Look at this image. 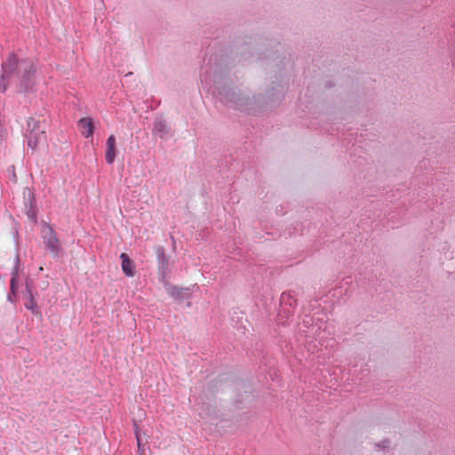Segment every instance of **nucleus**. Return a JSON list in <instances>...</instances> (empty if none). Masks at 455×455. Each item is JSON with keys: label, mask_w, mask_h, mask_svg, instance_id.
Returning <instances> with one entry per match:
<instances>
[{"label": "nucleus", "mask_w": 455, "mask_h": 455, "mask_svg": "<svg viewBox=\"0 0 455 455\" xmlns=\"http://www.w3.org/2000/svg\"><path fill=\"white\" fill-rule=\"evenodd\" d=\"M136 438H137L138 447L140 448V446H141V438L140 436V434H139L138 430H136Z\"/></svg>", "instance_id": "9b49d317"}, {"label": "nucleus", "mask_w": 455, "mask_h": 455, "mask_svg": "<svg viewBox=\"0 0 455 455\" xmlns=\"http://www.w3.org/2000/svg\"><path fill=\"white\" fill-rule=\"evenodd\" d=\"M107 147H116V138L114 135H110L107 140Z\"/></svg>", "instance_id": "1a4fd4ad"}, {"label": "nucleus", "mask_w": 455, "mask_h": 455, "mask_svg": "<svg viewBox=\"0 0 455 455\" xmlns=\"http://www.w3.org/2000/svg\"><path fill=\"white\" fill-rule=\"evenodd\" d=\"M42 232L45 246L53 256H58L61 251V244L56 232L49 226H46Z\"/></svg>", "instance_id": "7ed1b4c3"}, {"label": "nucleus", "mask_w": 455, "mask_h": 455, "mask_svg": "<svg viewBox=\"0 0 455 455\" xmlns=\"http://www.w3.org/2000/svg\"><path fill=\"white\" fill-rule=\"evenodd\" d=\"M34 73L35 66L32 61L28 60L19 61L16 55L11 53L6 61L2 65V83L0 86L3 88V91H5L7 87L5 80L20 75L23 79L29 80Z\"/></svg>", "instance_id": "f257e3e1"}, {"label": "nucleus", "mask_w": 455, "mask_h": 455, "mask_svg": "<svg viewBox=\"0 0 455 455\" xmlns=\"http://www.w3.org/2000/svg\"><path fill=\"white\" fill-rule=\"evenodd\" d=\"M27 126V139L29 148L35 149L39 144L46 141V132L45 129L42 127L39 120L34 117H28Z\"/></svg>", "instance_id": "f03ea898"}, {"label": "nucleus", "mask_w": 455, "mask_h": 455, "mask_svg": "<svg viewBox=\"0 0 455 455\" xmlns=\"http://www.w3.org/2000/svg\"><path fill=\"white\" fill-rule=\"evenodd\" d=\"M25 307L30 310L34 315H39L40 311L37 307L36 302L33 297V294L29 289H28V297L26 298Z\"/></svg>", "instance_id": "423d86ee"}, {"label": "nucleus", "mask_w": 455, "mask_h": 455, "mask_svg": "<svg viewBox=\"0 0 455 455\" xmlns=\"http://www.w3.org/2000/svg\"><path fill=\"white\" fill-rule=\"evenodd\" d=\"M120 259L122 260V270L127 276L132 277L135 274L133 261L126 253H122Z\"/></svg>", "instance_id": "39448f33"}, {"label": "nucleus", "mask_w": 455, "mask_h": 455, "mask_svg": "<svg viewBox=\"0 0 455 455\" xmlns=\"http://www.w3.org/2000/svg\"><path fill=\"white\" fill-rule=\"evenodd\" d=\"M285 296H286V295H285L284 293L282 295V300H284Z\"/></svg>", "instance_id": "ddd939ff"}, {"label": "nucleus", "mask_w": 455, "mask_h": 455, "mask_svg": "<svg viewBox=\"0 0 455 455\" xmlns=\"http://www.w3.org/2000/svg\"><path fill=\"white\" fill-rule=\"evenodd\" d=\"M15 280H16V275H13L12 277V280H11V288H12V292H15V290H16Z\"/></svg>", "instance_id": "9d476101"}, {"label": "nucleus", "mask_w": 455, "mask_h": 455, "mask_svg": "<svg viewBox=\"0 0 455 455\" xmlns=\"http://www.w3.org/2000/svg\"><path fill=\"white\" fill-rule=\"evenodd\" d=\"M78 129L83 136L85 138L92 137L94 132V125L92 119L90 117H84L78 121Z\"/></svg>", "instance_id": "20e7f679"}, {"label": "nucleus", "mask_w": 455, "mask_h": 455, "mask_svg": "<svg viewBox=\"0 0 455 455\" xmlns=\"http://www.w3.org/2000/svg\"><path fill=\"white\" fill-rule=\"evenodd\" d=\"M155 132H162L164 130V124L163 122H158L155 124L154 127Z\"/></svg>", "instance_id": "6e6552de"}, {"label": "nucleus", "mask_w": 455, "mask_h": 455, "mask_svg": "<svg viewBox=\"0 0 455 455\" xmlns=\"http://www.w3.org/2000/svg\"><path fill=\"white\" fill-rule=\"evenodd\" d=\"M4 140V134L3 133V131L0 130V143Z\"/></svg>", "instance_id": "f8f14e48"}, {"label": "nucleus", "mask_w": 455, "mask_h": 455, "mask_svg": "<svg viewBox=\"0 0 455 455\" xmlns=\"http://www.w3.org/2000/svg\"><path fill=\"white\" fill-rule=\"evenodd\" d=\"M116 155V147H107L105 158L108 164H111L114 163Z\"/></svg>", "instance_id": "0eeeda50"}]
</instances>
